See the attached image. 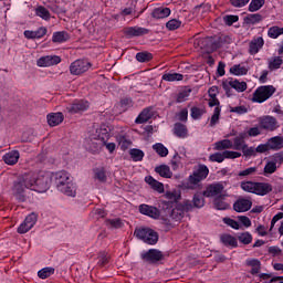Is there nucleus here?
Instances as JSON below:
<instances>
[{"instance_id":"864d4df0","label":"nucleus","mask_w":283,"mask_h":283,"mask_svg":"<svg viewBox=\"0 0 283 283\" xmlns=\"http://www.w3.org/2000/svg\"><path fill=\"white\" fill-rule=\"evenodd\" d=\"M151 59H154V55L149 52H139L136 54V60L139 63H147V61H151Z\"/></svg>"},{"instance_id":"58836bf2","label":"nucleus","mask_w":283,"mask_h":283,"mask_svg":"<svg viewBox=\"0 0 283 283\" xmlns=\"http://www.w3.org/2000/svg\"><path fill=\"white\" fill-rule=\"evenodd\" d=\"M282 146H283V138L280 136L272 137L268 143V147L270 149H282Z\"/></svg>"},{"instance_id":"a18cd8bd","label":"nucleus","mask_w":283,"mask_h":283,"mask_svg":"<svg viewBox=\"0 0 283 283\" xmlns=\"http://www.w3.org/2000/svg\"><path fill=\"white\" fill-rule=\"evenodd\" d=\"M216 149L222 151V149H233V142L230 139H223L216 143Z\"/></svg>"},{"instance_id":"c85d7f7f","label":"nucleus","mask_w":283,"mask_h":283,"mask_svg":"<svg viewBox=\"0 0 283 283\" xmlns=\"http://www.w3.org/2000/svg\"><path fill=\"white\" fill-rule=\"evenodd\" d=\"M64 190H59L61 193H64V196H69L70 198H75L76 197V184L73 182L72 180L69 181L63 186Z\"/></svg>"},{"instance_id":"bf43d9fd","label":"nucleus","mask_w":283,"mask_h":283,"mask_svg":"<svg viewBox=\"0 0 283 283\" xmlns=\"http://www.w3.org/2000/svg\"><path fill=\"white\" fill-rule=\"evenodd\" d=\"M210 163H224L226 156L224 151L223 153H214L209 156Z\"/></svg>"},{"instance_id":"b1692460","label":"nucleus","mask_w":283,"mask_h":283,"mask_svg":"<svg viewBox=\"0 0 283 283\" xmlns=\"http://www.w3.org/2000/svg\"><path fill=\"white\" fill-rule=\"evenodd\" d=\"M48 34V29L45 27H40L35 31L27 30L24 31L25 39H43Z\"/></svg>"},{"instance_id":"c756f323","label":"nucleus","mask_w":283,"mask_h":283,"mask_svg":"<svg viewBox=\"0 0 283 283\" xmlns=\"http://www.w3.org/2000/svg\"><path fill=\"white\" fill-rule=\"evenodd\" d=\"M174 134L178 138H187L189 130L187 129V126L180 123L175 124L174 127Z\"/></svg>"},{"instance_id":"a211bd4d","label":"nucleus","mask_w":283,"mask_h":283,"mask_svg":"<svg viewBox=\"0 0 283 283\" xmlns=\"http://www.w3.org/2000/svg\"><path fill=\"white\" fill-rule=\"evenodd\" d=\"M124 34L128 39H134V36H145V34H149V29L142 27H127L124 29Z\"/></svg>"},{"instance_id":"5701e85b","label":"nucleus","mask_w":283,"mask_h":283,"mask_svg":"<svg viewBox=\"0 0 283 283\" xmlns=\"http://www.w3.org/2000/svg\"><path fill=\"white\" fill-rule=\"evenodd\" d=\"M19 158H21L19 150H11L3 155L2 160L6 165H17L19 163Z\"/></svg>"},{"instance_id":"9d476101","label":"nucleus","mask_w":283,"mask_h":283,"mask_svg":"<svg viewBox=\"0 0 283 283\" xmlns=\"http://www.w3.org/2000/svg\"><path fill=\"white\" fill-rule=\"evenodd\" d=\"M71 181L72 178L66 171L51 172V182L55 185L57 191H64L65 189H63V186L67 185Z\"/></svg>"},{"instance_id":"f8f14e48","label":"nucleus","mask_w":283,"mask_h":283,"mask_svg":"<svg viewBox=\"0 0 283 283\" xmlns=\"http://www.w3.org/2000/svg\"><path fill=\"white\" fill-rule=\"evenodd\" d=\"M259 123L261 125L262 129H265L266 132H275L280 127V123H277V118L266 115L261 118H259Z\"/></svg>"},{"instance_id":"4be33fe9","label":"nucleus","mask_w":283,"mask_h":283,"mask_svg":"<svg viewBox=\"0 0 283 283\" xmlns=\"http://www.w3.org/2000/svg\"><path fill=\"white\" fill-rule=\"evenodd\" d=\"M195 45L200 48V50H206V52H212L213 40L211 38H202L195 40Z\"/></svg>"},{"instance_id":"2eb2a0df","label":"nucleus","mask_w":283,"mask_h":283,"mask_svg":"<svg viewBox=\"0 0 283 283\" xmlns=\"http://www.w3.org/2000/svg\"><path fill=\"white\" fill-rule=\"evenodd\" d=\"M36 220H39V216H36V213L34 212L30 213L24 219V222L19 226L18 233H28V231H30V229H32L34 224H36Z\"/></svg>"},{"instance_id":"20e7f679","label":"nucleus","mask_w":283,"mask_h":283,"mask_svg":"<svg viewBox=\"0 0 283 283\" xmlns=\"http://www.w3.org/2000/svg\"><path fill=\"white\" fill-rule=\"evenodd\" d=\"M241 189L248 193H255L256 196H266L273 191V186L266 182H253V181H242Z\"/></svg>"},{"instance_id":"72a5a7b5","label":"nucleus","mask_w":283,"mask_h":283,"mask_svg":"<svg viewBox=\"0 0 283 283\" xmlns=\"http://www.w3.org/2000/svg\"><path fill=\"white\" fill-rule=\"evenodd\" d=\"M156 174H159L161 178H171L174 174L171 172V169L167 165H161L159 167L155 168Z\"/></svg>"},{"instance_id":"de8ad7c7","label":"nucleus","mask_w":283,"mask_h":283,"mask_svg":"<svg viewBox=\"0 0 283 283\" xmlns=\"http://www.w3.org/2000/svg\"><path fill=\"white\" fill-rule=\"evenodd\" d=\"M248 72L249 70H247L244 66H241L240 64L233 65L230 69V73L234 74V76H244Z\"/></svg>"},{"instance_id":"13d9d810","label":"nucleus","mask_w":283,"mask_h":283,"mask_svg":"<svg viewBox=\"0 0 283 283\" xmlns=\"http://www.w3.org/2000/svg\"><path fill=\"white\" fill-rule=\"evenodd\" d=\"M264 6V0H252L249 4L250 12H258Z\"/></svg>"},{"instance_id":"1a4fd4ad","label":"nucleus","mask_w":283,"mask_h":283,"mask_svg":"<svg viewBox=\"0 0 283 283\" xmlns=\"http://www.w3.org/2000/svg\"><path fill=\"white\" fill-rule=\"evenodd\" d=\"M207 176H209V167L206 165H199L197 169L189 176L188 182L190 185H200L202 180H206Z\"/></svg>"},{"instance_id":"ea45409f","label":"nucleus","mask_w":283,"mask_h":283,"mask_svg":"<svg viewBox=\"0 0 283 283\" xmlns=\"http://www.w3.org/2000/svg\"><path fill=\"white\" fill-rule=\"evenodd\" d=\"M153 149L161 158H166V156H169V149H167V147H165V145H163L160 143L153 145Z\"/></svg>"},{"instance_id":"7ed1b4c3","label":"nucleus","mask_w":283,"mask_h":283,"mask_svg":"<svg viewBox=\"0 0 283 283\" xmlns=\"http://www.w3.org/2000/svg\"><path fill=\"white\" fill-rule=\"evenodd\" d=\"M32 178L29 174H24L21 177H19L14 184H13V196L19 200V202H25L28 200L27 191L28 189L32 190Z\"/></svg>"},{"instance_id":"e433bc0d","label":"nucleus","mask_w":283,"mask_h":283,"mask_svg":"<svg viewBox=\"0 0 283 283\" xmlns=\"http://www.w3.org/2000/svg\"><path fill=\"white\" fill-rule=\"evenodd\" d=\"M151 116H154V114L151 113V111L149 108L144 109L138 117L136 118L135 123L137 124H143V123H147V120H149L151 118Z\"/></svg>"},{"instance_id":"473e14b6","label":"nucleus","mask_w":283,"mask_h":283,"mask_svg":"<svg viewBox=\"0 0 283 283\" xmlns=\"http://www.w3.org/2000/svg\"><path fill=\"white\" fill-rule=\"evenodd\" d=\"M245 264L248 266H251V273L252 275H256V273H260V269L262 266V263L258 259H248L245 261Z\"/></svg>"},{"instance_id":"dca6fc26","label":"nucleus","mask_w":283,"mask_h":283,"mask_svg":"<svg viewBox=\"0 0 283 283\" xmlns=\"http://www.w3.org/2000/svg\"><path fill=\"white\" fill-rule=\"evenodd\" d=\"M222 87L226 92H229V87H232L237 92H245L247 82H240L238 80L229 78L222 83Z\"/></svg>"},{"instance_id":"8fccbe9b","label":"nucleus","mask_w":283,"mask_h":283,"mask_svg":"<svg viewBox=\"0 0 283 283\" xmlns=\"http://www.w3.org/2000/svg\"><path fill=\"white\" fill-rule=\"evenodd\" d=\"M220 106L214 107L213 114L210 118V127H216L220 123Z\"/></svg>"},{"instance_id":"bb28decb","label":"nucleus","mask_w":283,"mask_h":283,"mask_svg":"<svg viewBox=\"0 0 283 283\" xmlns=\"http://www.w3.org/2000/svg\"><path fill=\"white\" fill-rule=\"evenodd\" d=\"M145 182L151 187L155 191H158V193H163L165 191V186L163 182H159L158 180L154 179V177L148 176L145 178Z\"/></svg>"},{"instance_id":"37998d69","label":"nucleus","mask_w":283,"mask_h":283,"mask_svg":"<svg viewBox=\"0 0 283 283\" xmlns=\"http://www.w3.org/2000/svg\"><path fill=\"white\" fill-rule=\"evenodd\" d=\"M94 179L98 180V182H107V174L105 172V168H96L94 170Z\"/></svg>"},{"instance_id":"79ce46f5","label":"nucleus","mask_w":283,"mask_h":283,"mask_svg":"<svg viewBox=\"0 0 283 283\" xmlns=\"http://www.w3.org/2000/svg\"><path fill=\"white\" fill-rule=\"evenodd\" d=\"M282 56H274L271 60H269V70H280V67H282Z\"/></svg>"},{"instance_id":"e2e57ef3","label":"nucleus","mask_w":283,"mask_h":283,"mask_svg":"<svg viewBox=\"0 0 283 283\" xmlns=\"http://www.w3.org/2000/svg\"><path fill=\"white\" fill-rule=\"evenodd\" d=\"M241 151L245 158H251V156H256L255 147H249V145L245 144V147L241 148Z\"/></svg>"},{"instance_id":"ddd939ff","label":"nucleus","mask_w":283,"mask_h":283,"mask_svg":"<svg viewBox=\"0 0 283 283\" xmlns=\"http://www.w3.org/2000/svg\"><path fill=\"white\" fill-rule=\"evenodd\" d=\"M222 191H224V186L220 182L209 185L203 191L205 198H222Z\"/></svg>"},{"instance_id":"6ab92c4d","label":"nucleus","mask_w":283,"mask_h":283,"mask_svg":"<svg viewBox=\"0 0 283 283\" xmlns=\"http://www.w3.org/2000/svg\"><path fill=\"white\" fill-rule=\"evenodd\" d=\"M251 207H253V201L244 198L238 199L233 205V209L238 213H244V211H249Z\"/></svg>"},{"instance_id":"5fc2aeb1","label":"nucleus","mask_w":283,"mask_h":283,"mask_svg":"<svg viewBox=\"0 0 283 283\" xmlns=\"http://www.w3.org/2000/svg\"><path fill=\"white\" fill-rule=\"evenodd\" d=\"M105 224L109 229H120L123 227V221H120V219H108L105 221Z\"/></svg>"},{"instance_id":"774afa93","label":"nucleus","mask_w":283,"mask_h":283,"mask_svg":"<svg viewBox=\"0 0 283 283\" xmlns=\"http://www.w3.org/2000/svg\"><path fill=\"white\" fill-rule=\"evenodd\" d=\"M107 262H109V255L107 254V252H101L98 254L99 266H105V264H107Z\"/></svg>"},{"instance_id":"4d7b16f0","label":"nucleus","mask_w":283,"mask_h":283,"mask_svg":"<svg viewBox=\"0 0 283 283\" xmlns=\"http://www.w3.org/2000/svg\"><path fill=\"white\" fill-rule=\"evenodd\" d=\"M134 103L132 102V98L126 97L119 102L118 107L120 112H127V109H129V107H132Z\"/></svg>"},{"instance_id":"680f3d73","label":"nucleus","mask_w":283,"mask_h":283,"mask_svg":"<svg viewBox=\"0 0 283 283\" xmlns=\"http://www.w3.org/2000/svg\"><path fill=\"white\" fill-rule=\"evenodd\" d=\"M190 94H191L190 88L181 91L177 95V103H185V101H187V98H189Z\"/></svg>"},{"instance_id":"338daca9","label":"nucleus","mask_w":283,"mask_h":283,"mask_svg":"<svg viewBox=\"0 0 283 283\" xmlns=\"http://www.w3.org/2000/svg\"><path fill=\"white\" fill-rule=\"evenodd\" d=\"M247 21L248 23H252V24L260 23V21H262V15L260 13L249 14L247 17Z\"/></svg>"},{"instance_id":"423d86ee","label":"nucleus","mask_w":283,"mask_h":283,"mask_svg":"<svg viewBox=\"0 0 283 283\" xmlns=\"http://www.w3.org/2000/svg\"><path fill=\"white\" fill-rule=\"evenodd\" d=\"M134 235L146 244H156L158 242V232L150 228L135 229Z\"/></svg>"},{"instance_id":"39448f33","label":"nucleus","mask_w":283,"mask_h":283,"mask_svg":"<svg viewBox=\"0 0 283 283\" xmlns=\"http://www.w3.org/2000/svg\"><path fill=\"white\" fill-rule=\"evenodd\" d=\"M283 163V153H277L270 157L269 159H265V166L263 168V176L269 178V176H273L275 171H277V168Z\"/></svg>"},{"instance_id":"c03bdc74","label":"nucleus","mask_w":283,"mask_h":283,"mask_svg":"<svg viewBox=\"0 0 283 283\" xmlns=\"http://www.w3.org/2000/svg\"><path fill=\"white\" fill-rule=\"evenodd\" d=\"M283 34V28H280L277 25L271 27L268 30V36L270 39H277L279 36H282Z\"/></svg>"},{"instance_id":"0eeeda50","label":"nucleus","mask_w":283,"mask_h":283,"mask_svg":"<svg viewBox=\"0 0 283 283\" xmlns=\"http://www.w3.org/2000/svg\"><path fill=\"white\" fill-rule=\"evenodd\" d=\"M274 92L275 87L273 85L259 86L252 95V102L264 103L265 101H269L271 96H273Z\"/></svg>"},{"instance_id":"69168bd1","label":"nucleus","mask_w":283,"mask_h":283,"mask_svg":"<svg viewBox=\"0 0 283 283\" xmlns=\"http://www.w3.org/2000/svg\"><path fill=\"white\" fill-rule=\"evenodd\" d=\"M258 171V167H250L247 168L245 170H242L238 174L240 178H247V176H253Z\"/></svg>"},{"instance_id":"9b49d317","label":"nucleus","mask_w":283,"mask_h":283,"mask_svg":"<svg viewBox=\"0 0 283 283\" xmlns=\"http://www.w3.org/2000/svg\"><path fill=\"white\" fill-rule=\"evenodd\" d=\"M92 67V63L87 60H75L70 65V73L73 76H81V74H85Z\"/></svg>"},{"instance_id":"4468645a","label":"nucleus","mask_w":283,"mask_h":283,"mask_svg":"<svg viewBox=\"0 0 283 283\" xmlns=\"http://www.w3.org/2000/svg\"><path fill=\"white\" fill-rule=\"evenodd\" d=\"M163 258H165V255L157 249H150L147 252L142 253V260L148 264H156V262H160Z\"/></svg>"},{"instance_id":"3c124183","label":"nucleus","mask_w":283,"mask_h":283,"mask_svg":"<svg viewBox=\"0 0 283 283\" xmlns=\"http://www.w3.org/2000/svg\"><path fill=\"white\" fill-rule=\"evenodd\" d=\"M130 157L133 158V160L135 163H140V160H143V158H145V153H143V150H140V149L133 148V149H130Z\"/></svg>"},{"instance_id":"49530a36","label":"nucleus","mask_w":283,"mask_h":283,"mask_svg":"<svg viewBox=\"0 0 283 283\" xmlns=\"http://www.w3.org/2000/svg\"><path fill=\"white\" fill-rule=\"evenodd\" d=\"M165 199L172 203L178 202V200H180V192H178V190L166 191Z\"/></svg>"},{"instance_id":"a19ab883","label":"nucleus","mask_w":283,"mask_h":283,"mask_svg":"<svg viewBox=\"0 0 283 283\" xmlns=\"http://www.w3.org/2000/svg\"><path fill=\"white\" fill-rule=\"evenodd\" d=\"M184 78L185 75L180 73H166L163 75V81H168L169 83H174V81H182Z\"/></svg>"},{"instance_id":"c9c22d12","label":"nucleus","mask_w":283,"mask_h":283,"mask_svg":"<svg viewBox=\"0 0 283 283\" xmlns=\"http://www.w3.org/2000/svg\"><path fill=\"white\" fill-rule=\"evenodd\" d=\"M191 205H192V209L193 207L196 209H202V207H205V195L200 192L195 193Z\"/></svg>"},{"instance_id":"f3484780","label":"nucleus","mask_w":283,"mask_h":283,"mask_svg":"<svg viewBox=\"0 0 283 283\" xmlns=\"http://www.w3.org/2000/svg\"><path fill=\"white\" fill-rule=\"evenodd\" d=\"M139 213L148 216V218H153L154 220H158L160 218V210H158V208L145 203L139 206Z\"/></svg>"},{"instance_id":"a878e982","label":"nucleus","mask_w":283,"mask_h":283,"mask_svg":"<svg viewBox=\"0 0 283 283\" xmlns=\"http://www.w3.org/2000/svg\"><path fill=\"white\" fill-rule=\"evenodd\" d=\"M264 48V39L259 36L250 42V54H258Z\"/></svg>"},{"instance_id":"2f4dec72","label":"nucleus","mask_w":283,"mask_h":283,"mask_svg":"<svg viewBox=\"0 0 283 283\" xmlns=\"http://www.w3.org/2000/svg\"><path fill=\"white\" fill-rule=\"evenodd\" d=\"M52 41L53 43H65L70 41V34H67V32L65 31L54 32L52 36Z\"/></svg>"},{"instance_id":"aec40b11","label":"nucleus","mask_w":283,"mask_h":283,"mask_svg":"<svg viewBox=\"0 0 283 283\" xmlns=\"http://www.w3.org/2000/svg\"><path fill=\"white\" fill-rule=\"evenodd\" d=\"M61 63V56L46 55L38 60L39 67H50L52 65H59Z\"/></svg>"},{"instance_id":"4c0bfd02","label":"nucleus","mask_w":283,"mask_h":283,"mask_svg":"<svg viewBox=\"0 0 283 283\" xmlns=\"http://www.w3.org/2000/svg\"><path fill=\"white\" fill-rule=\"evenodd\" d=\"M214 209H218V211H226V209L229 208V203L224 201V195H221V197H217L213 201Z\"/></svg>"},{"instance_id":"f704fd0d","label":"nucleus","mask_w":283,"mask_h":283,"mask_svg":"<svg viewBox=\"0 0 283 283\" xmlns=\"http://www.w3.org/2000/svg\"><path fill=\"white\" fill-rule=\"evenodd\" d=\"M221 242L224 244V247H238V240L231 234H222Z\"/></svg>"},{"instance_id":"cd10ccee","label":"nucleus","mask_w":283,"mask_h":283,"mask_svg":"<svg viewBox=\"0 0 283 283\" xmlns=\"http://www.w3.org/2000/svg\"><path fill=\"white\" fill-rule=\"evenodd\" d=\"M244 138H247V133H240L237 137H234L232 143V149L242 150L247 146V142H244Z\"/></svg>"},{"instance_id":"f257e3e1","label":"nucleus","mask_w":283,"mask_h":283,"mask_svg":"<svg viewBox=\"0 0 283 283\" xmlns=\"http://www.w3.org/2000/svg\"><path fill=\"white\" fill-rule=\"evenodd\" d=\"M105 140H109V133L107 128L99 127L95 130V134L85 139L84 147L92 154H98L103 149Z\"/></svg>"},{"instance_id":"0e129e2a","label":"nucleus","mask_w":283,"mask_h":283,"mask_svg":"<svg viewBox=\"0 0 283 283\" xmlns=\"http://www.w3.org/2000/svg\"><path fill=\"white\" fill-rule=\"evenodd\" d=\"M36 15L41 17V19H44V21H48V19H50V11H48L45 7H39L36 9Z\"/></svg>"},{"instance_id":"7c9ffc66","label":"nucleus","mask_w":283,"mask_h":283,"mask_svg":"<svg viewBox=\"0 0 283 283\" xmlns=\"http://www.w3.org/2000/svg\"><path fill=\"white\" fill-rule=\"evenodd\" d=\"M169 14H171V9L163 8V7L155 9L151 13L154 19H167V17H169Z\"/></svg>"},{"instance_id":"412c9836","label":"nucleus","mask_w":283,"mask_h":283,"mask_svg":"<svg viewBox=\"0 0 283 283\" xmlns=\"http://www.w3.org/2000/svg\"><path fill=\"white\" fill-rule=\"evenodd\" d=\"M90 107L87 101H76L66 107L69 114H78V112H85Z\"/></svg>"},{"instance_id":"393cba45","label":"nucleus","mask_w":283,"mask_h":283,"mask_svg":"<svg viewBox=\"0 0 283 283\" xmlns=\"http://www.w3.org/2000/svg\"><path fill=\"white\" fill-rule=\"evenodd\" d=\"M46 118L50 127H56L57 125H61L64 120L63 113H51L48 115Z\"/></svg>"},{"instance_id":"603ef678","label":"nucleus","mask_w":283,"mask_h":283,"mask_svg":"<svg viewBox=\"0 0 283 283\" xmlns=\"http://www.w3.org/2000/svg\"><path fill=\"white\" fill-rule=\"evenodd\" d=\"M238 240L241 244H251L253 242V235L249 232H242L238 235Z\"/></svg>"},{"instance_id":"6e6552de","label":"nucleus","mask_w":283,"mask_h":283,"mask_svg":"<svg viewBox=\"0 0 283 283\" xmlns=\"http://www.w3.org/2000/svg\"><path fill=\"white\" fill-rule=\"evenodd\" d=\"M193 209V205H191L190 200H185L178 203L171 211L170 218L176 222H180L182 218H185V213L187 211H191Z\"/></svg>"},{"instance_id":"6e6d98bb","label":"nucleus","mask_w":283,"mask_h":283,"mask_svg":"<svg viewBox=\"0 0 283 283\" xmlns=\"http://www.w3.org/2000/svg\"><path fill=\"white\" fill-rule=\"evenodd\" d=\"M205 115V108L192 107L190 109V116L193 120H199Z\"/></svg>"},{"instance_id":"f03ea898","label":"nucleus","mask_w":283,"mask_h":283,"mask_svg":"<svg viewBox=\"0 0 283 283\" xmlns=\"http://www.w3.org/2000/svg\"><path fill=\"white\" fill-rule=\"evenodd\" d=\"M31 181V191H38L39 193H44L48 189H50V185H52V172H28Z\"/></svg>"},{"instance_id":"09e8293b","label":"nucleus","mask_w":283,"mask_h":283,"mask_svg":"<svg viewBox=\"0 0 283 283\" xmlns=\"http://www.w3.org/2000/svg\"><path fill=\"white\" fill-rule=\"evenodd\" d=\"M51 275H54V268H44L38 272L40 280H48Z\"/></svg>"},{"instance_id":"052dcab7","label":"nucleus","mask_w":283,"mask_h":283,"mask_svg":"<svg viewBox=\"0 0 283 283\" xmlns=\"http://www.w3.org/2000/svg\"><path fill=\"white\" fill-rule=\"evenodd\" d=\"M182 25V21L178 19H172L166 23L168 30H178Z\"/></svg>"}]
</instances>
